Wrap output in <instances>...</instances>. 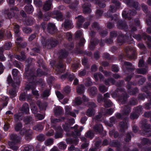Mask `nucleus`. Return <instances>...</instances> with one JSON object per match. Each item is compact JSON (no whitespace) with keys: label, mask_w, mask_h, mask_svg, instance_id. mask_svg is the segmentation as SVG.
<instances>
[{"label":"nucleus","mask_w":151,"mask_h":151,"mask_svg":"<svg viewBox=\"0 0 151 151\" xmlns=\"http://www.w3.org/2000/svg\"><path fill=\"white\" fill-rule=\"evenodd\" d=\"M117 26L119 29H123L125 31L127 30V27L125 22L122 20H119L118 21Z\"/></svg>","instance_id":"aec40b11"},{"label":"nucleus","mask_w":151,"mask_h":151,"mask_svg":"<svg viewBox=\"0 0 151 151\" xmlns=\"http://www.w3.org/2000/svg\"><path fill=\"white\" fill-rule=\"evenodd\" d=\"M147 122L146 119H143L140 123V127L143 129L144 135H147L148 132L151 131V126L147 123Z\"/></svg>","instance_id":"1a4fd4ad"},{"label":"nucleus","mask_w":151,"mask_h":151,"mask_svg":"<svg viewBox=\"0 0 151 151\" xmlns=\"http://www.w3.org/2000/svg\"><path fill=\"white\" fill-rule=\"evenodd\" d=\"M52 1V0H48L45 2L43 6L44 10L46 11L50 9Z\"/></svg>","instance_id":"393cba45"},{"label":"nucleus","mask_w":151,"mask_h":151,"mask_svg":"<svg viewBox=\"0 0 151 151\" xmlns=\"http://www.w3.org/2000/svg\"><path fill=\"white\" fill-rule=\"evenodd\" d=\"M95 112L94 109L89 108L87 111L86 114L87 116L91 117L95 114Z\"/></svg>","instance_id":"473e14b6"},{"label":"nucleus","mask_w":151,"mask_h":151,"mask_svg":"<svg viewBox=\"0 0 151 151\" xmlns=\"http://www.w3.org/2000/svg\"><path fill=\"white\" fill-rule=\"evenodd\" d=\"M47 31L51 34H53L57 31V29L55 27V25L51 23H50L48 25Z\"/></svg>","instance_id":"4be33fe9"},{"label":"nucleus","mask_w":151,"mask_h":151,"mask_svg":"<svg viewBox=\"0 0 151 151\" xmlns=\"http://www.w3.org/2000/svg\"><path fill=\"white\" fill-rule=\"evenodd\" d=\"M43 126L41 124H37L36 126H35L33 129L37 131H40L42 130L43 129Z\"/></svg>","instance_id":"6e6d98bb"},{"label":"nucleus","mask_w":151,"mask_h":151,"mask_svg":"<svg viewBox=\"0 0 151 151\" xmlns=\"http://www.w3.org/2000/svg\"><path fill=\"white\" fill-rule=\"evenodd\" d=\"M25 9L26 12L29 14L32 13L34 10L32 6L30 4L26 6Z\"/></svg>","instance_id":"ea45409f"},{"label":"nucleus","mask_w":151,"mask_h":151,"mask_svg":"<svg viewBox=\"0 0 151 151\" xmlns=\"http://www.w3.org/2000/svg\"><path fill=\"white\" fill-rule=\"evenodd\" d=\"M127 121L126 118H124L122 122H120L119 124V127L120 128V130L121 132H124L128 127L127 124Z\"/></svg>","instance_id":"6ab92c4d"},{"label":"nucleus","mask_w":151,"mask_h":151,"mask_svg":"<svg viewBox=\"0 0 151 151\" xmlns=\"http://www.w3.org/2000/svg\"><path fill=\"white\" fill-rule=\"evenodd\" d=\"M15 10L16 11H18V9L17 8L14 7V8H11L10 12L11 13H8V14L6 13V15L9 18H12L14 15V12L13 10Z\"/></svg>","instance_id":"72a5a7b5"},{"label":"nucleus","mask_w":151,"mask_h":151,"mask_svg":"<svg viewBox=\"0 0 151 151\" xmlns=\"http://www.w3.org/2000/svg\"><path fill=\"white\" fill-rule=\"evenodd\" d=\"M22 127V125L21 123H19L17 124L15 126V130L18 132L21 129Z\"/></svg>","instance_id":"69168bd1"},{"label":"nucleus","mask_w":151,"mask_h":151,"mask_svg":"<svg viewBox=\"0 0 151 151\" xmlns=\"http://www.w3.org/2000/svg\"><path fill=\"white\" fill-rule=\"evenodd\" d=\"M31 109L32 112L34 114H36L37 112V108L35 104L34 103L30 104Z\"/></svg>","instance_id":"49530a36"},{"label":"nucleus","mask_w":151,"mask_h":151,"mask_svg":"<svg viewBox=\"0 0 151 151\" xmlns=\"http://www.w3.org/2000/svg\"><path fill=\"white\" fill-rule=\"evenodd\" d=\"M136 30L137 29L135 27H133L131 28V33L130 34L129 36L127 37V36H123L122 35L119 36L117 40V43L119 45H121L125 42V41L124 40L125 39H127V41L128 42H129L128 40L131 41L130 42H129V44L132 43L133 39L131 37V36L132 35V33Z\"/></svg>","instance_id":"39448f33"},{"label":"nucleus","mask_w":151,"mask_h":151,"mask_svg":"<svg viewBox=\"0 0 151 151\" xmlns=\"http://www.w3.org/2000/svg\"><path fill=\"white\" fill-rule=\"evenodd\" d=\"M35 116L36 119L39 120H41L44 119L45 117V116L43 115L40 114H37L35 115Z\"/></svg>","instance_id":"338daca9"},{"label":"nucleus","mask_w":151,"mask_h":151,"mask_svg":"<svg viewBox=\"0 0 151 151\" xmlns=\"http://www.w3.org/2000/svg\"><path fill=\"white\" fill-rule=\"evenodd\" d=\"M110 145L112 147H118L120 146V143L119 142H118L117 141L114 140L111 143Z\"/></svg>","instance_id":"bf43d9fd"},{"label":"nucleus","mask_w":151,"mask_h":151,"mask_svg":"<svg viewBox=\"0 0 151 151\" xmlns=\"http://www.w3.org/2000/svg\"><path fill=\"white\" fill-rule=\"evenodd\" d=\"M101 143V141H97L95 144V147L91 149H90L89 151H99V150L98 149V147H99Z\"/></svg>","instance_id":"a19ab883"},{"label":"nucleus","mask_w":151,"mask_h":151,"mask_svg":"<svg viewBox=\"0 0 151 151\" xmlns=\"http://www.w3.org/2000/svg\"><path fill=\"white\" fill-rule=\"evenodd\" d=\"M24 122L26 124H29L30 125L32 124L33 122L32 118L29 116H27L24 118Z\"/></svg>","instance_id":"c756f323"},{"label":"nucleus","mask_w":151,"mask_h":151,"mask_svg":"<svg viewBox=\"0 0 151 151\" xmlns=\"http://www.w3.org/2000/svg\"><path fill=\"white\" fill-rule=\"evenodd\" d=\"M91 4L88 3H85L82 6L83 8V12L85 14H89L91 12V9L90 7Z\"/></svg>","instance_id":"b1692460"},{"label":"nucleus","mask_w":151,"mask_h":151,"mask_svg":"<svg viewBox=\"0 0 151 151\" xmlns=\"http://www.w3.org/2000/svg\"><path fill=\"white\" fill-rule=\"evenodd\" d=\"M85 84L86 86H89L92 85V82L90 79L89 78H86L84 80Z\"/></svg>","instance_id":"052dcab7"},{"label":"nucleus","mask_w":151,"mask_h":151,"mask_svg":"<svg viewBox=\"0 0 151 151\" xmlns=\"http://www.w3.org/2000/svg\"><path fill=\"white\" fill-rule=\"evenodd\" d=\"M56 133L55 137V139L61 138L62 137L63 130L61 127H58L55 128Z\"/></svg>","instance_id":"5701e85b"},{"label":"nucleus","mask_w":151,"mask_h":151,"mask_svg":"<svg viewBox=\"0 0 151 151\" xmlns=\"http://www.w3.org/2000/svg\"><path fill=\"white\" fill-rule=\"evenodd\" d=\"M85 87L83 85L78 86L77 88V92L79 93H83L84 92Z\"/></svg>","instance_id":"c03bdc74"},{"label":"nucleus","mask_w":151,"mask_h":151,"mask_svg":"<svg viewBox=\"0 0 151 151\" xmlns=\"http://www.w3.org/2000/svg\"><path fill=\"white\" fill-rule=\"evenodd\" d=\"M136 13V12L134 10L128 11V9H126L123 12L122 15L123 17L130 19H131L132 16H134Z\"/></svg>","instance_id":"ddd939ff"},{"label":"nucleus","mask_w":151,"mask_h":151,"mask_svg":"<svg viewBox=\"0 0 151 151\" xmlns=\"http://www.w3.org/2000/svg\"><path fill=\"white\" fill-rule=\"evenodd\" d=\"M58 44V41L52 39H49L45 43L42 44L44 46H45L48 49H50L51 47H55Z\"/></svg>","instance_id":"f3484780"},{"label":"nucleus","mask_w":151,"mask_h":151,"mask_svg":"<svg viewBox=\"0 0 151 151\" xmlns=\"http://www.w3.org/2000/svg\"><path fill=\"white\" fill-rule=\"evenodd\" d=\"M14 82L12 84V86L13 87L14 89L10 90L9 91L10 96L12 98L16 96V91L15 88L18 86L20 84L19 78L14 79Z\"/></svg>","instance_id":"9d476101"},{"label":"nucleus","mask_w":151,"mask_h":151,"mask_svg":"<svg viewBox=\"0 0 151 151\" xmlns=\"http://www.w3.org/2000/svg\"><path fill=\"white\" fill-rule=\"evenodd\" d=\"M130 107L129 105L126 106L124 107L122 112L123 115H127L130 112Z\"/></svg>","instance_id":"79ce46f5"},{"label":"nucleus","mask_w":151,"mask_h":151,"mask_svg":"<svg viewBox=\"0 0 151 151\" xmlns=\"http://www.w3.org/2000/svg\"><path fill=\"white\" fill-rule=\"evenodd\" d=\"M26 97V93L25 92H22L20 95L19 100L21 101H24L25 100Z\"/></svg>","instance_id":"5fc2aeb1"},{"label":"nucleus","mask_w":151,"mask_h":151,"mask_svg":"<svg viewBox=\"0 0 151 151\" xmlns=\"http://www.w3.org/2000/svg\"><path fill=\"white\" fill-rule=\"evenodd\" d=\"M64 65L62 63V61H59L58 64L56 66V71L58 73H60L63 72L65 70Z\"/></svg>","instance_id":"412c9836"},{"label":"nucleus","mask_w":151,"mask_h":151,"mask_svg":"<svg viewBox=\"0 0 151 151\" xmlns=\"http://www.w3.org/2000/svg\"><path fill=\"white\" fill-rule=\"evenodd\" d=\"M24 76L26 79H28L29 81V84L27 85L25 87L26 90L30 89L32 90L33 94L36 96H38L39 95L37 91H34V89L35 87L37 85L42 84V86L44 84L43 81L42 79H40L37 81L36 79V76L35 74L34 71L31 70H26L24 74Z\"/></svg>","instance_id":"f257e3e1"},{"label":"nucleus","mask_w":151,"mask_h":151,"mask_svg":"<svg viewBox=\"0 0 151 151\" xmlns=\"http://www.w3.org/2000/svg\"><path fill=\"white\" fill-rule=\"evenodd\" d=\"M141 144L143 145H145V144H151V140H149L148 139L144 138L142 139Z\"/></svg>","instance_id":"864d4df0"},{"label":"nucleus","mask_w":151,"mask_h":151,"mask_svg":"<svg viewBox=\"0 0 151 151\" xmlns=\"http://www.w3.org/2000/svg\"><path fill=\"white\" fill-rule=\"evenodd\" d=\"M22 111L25 114H27L29 111V108L28 104L26 103L24 104L21 108Z\"/></svg>","instance_id":"c85d7f7f"},{"label":"nucleus","mask_w":151,"mask_h":151,"mask_svg":"<svg viewBox=\"0 0 151 151\" xmlns=\"http://www.w3.org/2000/svg\"><path fill=\"white\" fill-rule=\"evenodd\" d=\"M104 82L106 85H110L111 84H114L115 81L112 78L106 79L104 80Z\"/></svg>","instance_id":"4c0bfd02"},{"label":"nucleus","mask_w":151,"mask_h":151,"mask_svg":"<svg viewBox=\"0 0 151 151\" xmlns=\"http://www.w3.org/2000/svg\"><path fill=\"white\" fill-rule=\"evenodd\" d=\"M149 89V90H151V84L149 83L147 86L146 87H145L142 88V90L143 91H145L148 95L147 97L150 99V104H147L144 106V108L147 109H149L151 106V93H148L147 91V89Z\"/></svg>","instance_id":"f8f14e48"},{"label":"nucleus","mask_w":151,"mask_h":151,"mask_svg":"<svg viewBox=\"0 0 151 151\" xmlns=\"http://www.w3.org/2000/svg\"><path fill=\"white\" fill-rule=\"evenodd\" d=\"M77 18L78 19V21L77 22L76 26L79 29L82 26L83 23L85 21V19L81 16H79L78 17H76V19Z\"/></svg>","instance_id":"a878e982"},{"label":"nucleus","mask_w":151,"mask_h":151,"mask_svg":"<svg viewBox=\"0 0 151 151\" xmlns=\"http://www.w3.org/2000/svg\"><path fill=\"white\" fill-rule=\"evenodd\" d=\"M32 132V130L29 129L27 130L24 128L22 129L20 132V134L22 135H25V139L27 140H29L31 139V135Z\"/></svg>","instance_id":"dca6fc26"},{"label":"nucleus","mask_w":151,"mask_h":151,"mask_svg":"<svg viewBox=\"0 0 151 151\" xmlns=\"http://www.w3.org/2000/svg\"><path fill=\"white\" fill-rule=\"evenodd\" d=\"M53 143V139L52 138H49L47 139L45 142V145L47 146H50Z\"/></svg>","instance_id":"603ef678"},{"label":"nucleus","mask_w":151,"mask_h":151,"mask_svg":"<svg viewBox=\"0 0 151 151\" xmlns=\"http://www.w3.org/2000/svg\"><path fill=\"white\" fill-rule=\"evenodd\" d=\"M127 87L129 89L128 92L130 95H134L138 92V89L136 88L132 89H131V90L129 89L131 87L129 85H128L127 86Z\"/></svg>","instance_id":"a18cd8bd"},{"label":"nucleus","mask_w":151,"mask_h":151,"mask_svg":"<svg viewBox=\"0 0 151 151\" xmlns=\"http://www.w3.org/2000/svg\"><path fill=\"white\" fill-rule=\"evenodd\" d=\"M50 17L55 18L58 21H62L63 19V15L61 12L57 10L51 13H47L44 16V20H48Z\"/></svg>","instance_id":"423d86ee"},{"label":"nucleus","mask_w":151,"mask_h":151,"mask_svg":"<svg viewBox=\"0 0 151 151\" xmlns=\"http://www.w3.org/2000/svg\"><path fill=\"white\" fill-rule=\"evenodd\" d=\"M21 56L16 55L15 56L16 58L21 61L24 60L26 58V56L24 55V52H21Z\"/></svg>","instance_id":"37998d69"},{"label":"nucleus","mask_w":151,"mask_h":151,"mask_svg":"<svg viewBox=\"0 0 151 151\" xmlns=\"http://www.w3.org/2000/svg\"><path fill=\"white\" fill-rule=\"evenodd\" d=\"M94 78L96 81L98 80L99 78L100 81L104 79V77L102 75L99 73H95L94 74Z\"/></svg>","instance_id":"58836bf2"},{"label":"nucleus","mask_w":151,"mask_h":151,"mask_svg":"<svg viewBox=\"0 0 151 151\" xmlns=\"http://www.w3.org/2000/svg\"><path fill=\"white\" fill-rule=\"evenodd\" d=\"M36 104L39 107L40 109H45L46 106V104L42 105L40 101L38 100L36 102Z\"/></svg>","instance_id":"13d9d810"},{"label":"nucleus","mask_w":151,"mask_h":151,"mask_svg":"<svg viewBox=\"0 0 151 151\" xmlns=\"http://www.w3.org/2000/svg\"><path fill=\"white\" fill-rule=\"evenodd\" d=\"M85 136L88 138L92 139L94 137V134L92 130H89L86 133Z\"/></svg>","instance_id":"8fccbe9b"},{"label":"nucleus","mask_w":151,"mask_h":151,"mask_svg":"<svg viewBox=\"0 0 151 151\" xmlns=\"http://www.w3.org/2000/svg\"><path fill=\"white\" fill-rule=\"evenodd\" d=\"M19 26L17 24L15 25L14 26V31L15 33V36L16 37V43L18 47H24L27 46V44L25 42L23 43L22 44L20 43L23 40V39L22 38L19 36Z\"/></svg>","instance_id":"20e7f679"},{"label":"nucleus","mask_w":151,"mask_h":151,"mask_svg":"<svg viewBox=\"0 0 151 151\" xmlns=\"http://www.w3.org/2000/svg\"><path fill=\"white\" fill-rule=\"evenodd\" d=\"M147 68L137 69L136 70V72L138 74H144L147 73Z\"/></svg>","instance_id":"de8ad7c7"},{"label":"nucleus","mask_w":151,"mask_h":151,"mask_svg":"<svg viewBox=\"0 0 151 151\" xmlns=\"http://www.w3.org/2000/svg\"><path fill=\"white\" fill-rule=\"evenodd\" d=\"M50 90H46L43 92L42 96L43 97H48L50 94Z\"/></svg>","instance_id":"0e129e2a"},{"label":"nucleus","mask_w":151,"mask_h":151,"mask_svg":"<svg viewBox=\"0 0 151 151\" xmlns=\"http://www.w3.org/2000/svg\"><path fill=\"white\" fill-rule=\"evenodd\" d=\"M123 68H126V70H124V72L127 74H130L133 72L135 69L134 66L132 64L128 62H125L124 63V65L123 66Z\"/></svg>","instance_id":"4468645a"},{"label":"nucleus","mask_w":151,"mask_h":151,"mask_svg":"<svg viewBox=\"0 0 151 151\" xmlns=\"http://www.w3.org/2000/svg\"><path fill=\"white\" fill-rule=\"evenodd\" d=\"M144 39L147 40L146 42L149 48L151 47V37L147 35L145 33L143 34Z\"/></svg>","instance_id":"2f4dec72"},{"label":"nucleus","mask_w":151,"mask_h":151,"mask_svg":"<svg viewBox=\"0 0 151 151\" xmlns=\"http://www.w3.org/2000/svg\"><path fill=\"white\" fill-rule=\"evenodd\" d=\"M93 130L97 133H100L103 130L102 126L101 124H97L94 127Z\"/></svg>","instance_id":"cd10ccee"},{"label":"nucleus","mask_w":151,"mask_h":151,"mask_svg":"<svg viewBox=\"0 0 151 151\" xmlns=\"http://www.w3.org/2000/svg\"><path fill=\"white\" fill-rule=\"evenodd\" d=\"M88 91L89 93L90 96H92L96 93L97 89L96 87H93L88 89Z\"/></svg>","instance_id":"f704fd0d"},{"label":"nucleus","mask_w":151,"mask_h":151,"mask_svg":"<svg viewBox=\"0 0 151 151\" xmlns=\"http://www.w3.org/2000/svg\"><path fill=\"white\" fill-rule=\"evenodd\" d=\"M146 22L148 25L151 24V15L148 14L147 15Z\"/></svg>","instance_id":"774afa93"},{"label":"nucleus","mask_w":151,"mask_h":151,"mask_svg":"<svg viewBox=\"0 0 151 151\" xmlns=\"http://www.w3.org/2000/svg\"><path fill=\"white\" fill-rule=\"evenodd\" d=\"M59 58H65L68 55V52H66L65 50H60L59 53Z\"/></svg>","instance_id":"c9c22d12"},{"label":"nucleus","mask_w":151,"mask_h":151,"mask_svg":"<svg viewBox=\"0 0 151 151\" xmlns=\"http://www.w3.org/2000/svg\"><path fill=\"white\" fill-rule=\"evenodd\" d=\"M80 64L78 62L75 63L73 64L72 66V68L73 71L75 72L76 69L80 66Z\"/></svg>","instance_id":"680f3d73"},{"label":"nucleus","mask_w":151,"mask_h":151,"mask_svg":"<svg viewBox=\"0 0 151 151\" xmlns=\"http://www.w3.org/2000/svg\"><path fill=\"white\" fill-rule=\"evenodd\" d=\"M10 138L12 142H10L8 144L10 148L14 150H17L18 147L15 145V144L18 142L20 140V138L17 136L16 135L12 134L10 136Z\"/></svg>","instance_id":"0eeeda50"},{"label":"nucleus","mask_w":151,"mask_h":151,"mask_svg":"<svg viewBox=\"0 0 151 151\" xmlns=\"http://www.w3.org/2000/svg\"><path fill=\"white\" fill-rule=\"evenodd\" d=\"M32 147L29 145L23 146L21 148V151H31Z\"/></svg>","instance_id":"09e8293b"},{"label":"nucleus","mask_w":151,"mask_h":151,"mask_svg":"<svg viewBox=\"0 0 151 151\" xmlns=\"http://www.w3.org/2000/svg\"><path fill=\"white\" fill-rule=\"evenodd\" d=\"M72 22L71 20H66L63 24L64 27L65 29H69L73 27ZM63 25L62 24V26Z\"/></svg>","instance_id":"bb28decb"},{"label":"nucleus","mask_w":151,"mask_h":151,"mask_svg":"<svg viewBox=\"0 0 151 151\" xmlns=\"http://www.w3.org/2000/svg\"><path fill=\"white\" fill-rule=\"evenodd\" d=\"M111 3L115 5V6L110 5L109 9V12H107V14H105V16L106 17H110L111 15L108 14L110 12H114L116 11L117 7L120 6V3L119 2L116 0H112Z\"/></svg>","instance_id":"9b49d317"},{"label":"nucleus","mask_w":151,"mask_h":151,"mask_svg":"<svg viewBox=\"0 0 151 151\" xmlns=\"http://www.w3.org/2000/svg\"><path fill=\"white\" fill-rule=\"evenodd\" d=\"M100 91L102 93H104L107 91V88L103 84H100L99 86Z\"/></svg>","instance_id":"3c124183"},{"label":"nucleus","mask_w":151,"mask_h":151,"mask_svg":"<svg viewBox=\"0 0 151 151\" xmlns=\"http://www.w3.org/2000/svg\"><path fill=\"white\" fill-rule=\"evenodd\" d=\"M92 28L94 30L99 31V24L96 22H94L91 25Z\"/></svg>","instance_id":"4d7b16f0"},{"label":"nucleus","mask_w":151,"mask_h":151,"mask_svg":"<svg viewBox=\"0 0 151 151\" xmlns=\"http://www.w3.org/2000/svg\"><path fill=\"white\" fill-rule=\"evenodd\" d=\"M71 128L74 129L75 132L74 134L75 137H74L73 138H66V141L67 144H73L76 145L78 144L79 141L77 136H80L81 132L83 129V128L82 127H80L79 129H78V125H76L74 127H71Z\"/></svg>","instance_id":"f03ea898"},{"label":"nucleus","mask_w":151,"mask_h":151,"mask_svg":"<svg viewBox=\"0 0 151 151\" xmlns=\"http://www.w3.org/2000/svg\"><path fill=\"white\" fill-rule=\"evenodd\" d=\"M135 112L132 113L130 116L131 118L132 119H137L139 115L142 114V108L141 106H138L135 109Z\"/></svg>","instance_id":"a211bd4d"},{"label":"nucleus","mask_w":151,"mask_h":151,"mask_svg":"<svg viewBox=\"0 0 151 151\" xmlns=\"http://www.w3.org/2000/svg\"><path fill=\"white\" fill-rule=\"evenodd\" d=\"M95 32L93 31H91L90 33V35L92 37L90 43L89 44V48L90 50H93L95 48L96 45L98 43V41L97 39H93V37L95 35Z\"/></svg>","instance_id":"2eb2a0df"},{"label":"nucleus","mask_w":151,"mask_h":151,"mask_svg":"<svg viewBox=\"0 0 151 151\" xmlns=\"http://www.w3.org/2000/svg\"><path fill=\"white\" fill-rule=\"evenodd\" d=\"M104 106L105 107L108 108L111 106L112 103L110 100L104 101Z\"/></svg>","instance_id":"e2e57ef3"},{"label":"nucleus","mask_w":151,"mask_h":151,"mask_svg":"<svg viewBox=\"0 0 151 151\" xmlns=\"http://www.w3.org/2000/svg\"><path fill=\"white\" fill-rule=\"evenodd\" d=\"M70 107L67 106L65 107V113L66 114L69 115L74 117H76V115L74 112H72L70 111Z\"/></svg>","instance_id":"e433bc0d"},{"label":"nucleus","mask_w":151,"mask_h":151,"mask_svg":"<svg viewBox=\"0 0 151 151\" xmlns=\"http://www.w3.org/2000/svg\"><path fill=\"white\" fill-rule=\"evenodd\" d=\"M118 93L121 94V96L117 95L118 100L122 104H124L127 100V98L128 97L127 96L126 92L124 91L123 89L122 88H118Z\"/></svg>","instance_id":"6e6552de"},{"label":"nucleus","mask_w":151,"mask_h":151,"mask_svg":"<svg viewBox=\"0 0 151 151\" xmlns=\"http://www.w3.org/2000/svg\"><path fill=\"white\" fill-rule=\"evenodd\" d=\"M63 111L62 108L60 106L56 107L54 110L55 114L57 116L60 115Z\"/></svg>","instance_id":"7c9ffc66"},{"label":"nucleus","mask_w":151,"mask_h":151,"mask_svg":"<svg viewBox=\"0 0 151 151\" xmlns=\"http://www.w3.org/2000/svg\"><path fill=\"white\" fill-rule=\"evenodd\" d=\"M65 121L66 122L65 125H63V129L66 131H68L70 129V125L75 123V120L74 119L71 118L70 119H67L62 117L60 119H51V122L53 124H56L57 122H59L60 121Z\"/></svg>","instance_id":"7ed1b4c3"}]
</instances>
